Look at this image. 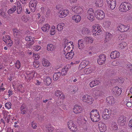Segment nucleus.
<instances>
[{"instance_id": "nucleus-1", "label": "nucleus", "mask_w": 132, "mask_h": 132, "mask_svg": "<svg viewBox=\"0 0 132 132\" xmlns=\"http://www.w3.org/2000/svg\"><path fill=\"white\" fill-rule=\"evenodd\" d=\"M119 11L122 12H126L132 8V5L129 3L123 2L121 3L119 7Z\"/></svg>"}, {"instance_id": "nucleus-2", "label": "nucleus", "mask_w": 132, "mask_h": 132, "mask_svg": "<svg viewBox=\"0 0 132 132\" xmlns=\"http://www.w3.org/2000/svg\"><path fill=\"white\" fill-rule=\"evenodd\" d=\"M93 29L92 31L94 36L102 34L103 31V29L101 25L97 24L93 25Z\"/></svg>"}, {"instance_id": "nucleus-3", "label": "nucleus", "mask_w": 132, "mask_h": 132, "mask_svg": "<svg viewBox=\"0 0 132 132\" xmlns=\"http://www.w3.org/2000/svg\"><path fill=\"white\" fill-rule=\"evenodd\" d=\"M90 117L93 122H96L99 121L100 118L98 111L96 110H92L90 112Z\"/></svg>"}, {"instance_id": "nucleus-4", "label": "nucleus", "mask_w": 132, "mask_h": 132, "mask_svg": "<svg viewBox=\"0 0 132 132\" xmlns=\"http://www.w3.org/2000/svg\"><path fill=\"white\" fill-rule=\"evenodd\" d=\"M72 42H68L65 45V46L64 48L63 53L64 55H65L70 51H72L73 49V46Z\"/></svg>"}, {"instance_id": "nucleus-5", "label": "nucleus", "mask_w": 132, "mask_h": 132, "mask_svg": "<svg viewBox=\"0 0 132 132\" xmlns=\"http://www.w3.org/2000/svg\"><path fill=\"white\" fill-rule=\"evenodd\" d=\"M82 99L83 101L87 104H91L93 103L94 100L92 97L87 94H85L82 97Z\"/></svg>"}, {"instance_id": "nucleus-6", "label": "nucleus", "mask_w": 132, "mask_h": 132, "mask_svg": "<svg viewBox=\"0 0 132 132\" xmlns=\"http://www.w3.org/2000/svg\"><path fill=\"white\" fill-rule=\"evenodd\" d=\"M95 14L94 13V10L92 8H90L88 10L87 14V18L91 21L94 20L95 19Z\"/></svg>"}, {"instance_id": "nucleus-7", "label": "nucleus", "mask_w": 132, "mask_h": 132, "mask_svg": "<svg viewBox=\"0 0 132 132\" xmlns=\"http://www.w3.org/2000/svg\"><path fill=\"white\" fill-rule=\"evenodd\" d=\"M95 15L96 19L99 20H101L105 17L104 12L101 10H97L95 12Z\"/></svg>"}, {"instance_id": "nucleus-8", "label": "nucleus", "mask_w": 132, "mask_h": 132, "mask_svg": "<svg viewBox=\"0 0 132 132\" xmlns=\"http://www.w3.org/2000/svg\"><path fill=\"white\" fill-rule=\"evenodd\" d=\"M118 31L121 32H126L129 30L130 28L128 25H125L123 24H119L117 27Z\"/></svg>"}, {"instance_id": "nucleus-9", "label": "nucleus", "mask_w": 132, "mask_h": 132, "mask_svg": "<svg viewBox=\"0 0 132 132\" xmlns=\"http://www.w3.org/2000/svg\"><path fill=\"white\" fill-rule=\"evenodd\" d=\"M68 128L71 131L75 132L76 131L78 130V128L77 126L75 125L72 121L70 120L68 121Z\"/></svg>"}, {"instance_id": "nucleus-10", "label": "nucleus", "mask_w": 132, "mask_h": 132, "mask_svg": "<svg viewBox=\"0 0 132 132\" xmlns=\"http://www.w3.org/2000/svg\"><path fill=\"white\" fill-rule=\"evenodd\" d=\"M107 3L109 8L113 10L116 7V0H107Z\"/></svg>"}, {"instance_id": "nucleus-11", "label": "nucleus", "mask_w": 132, "mask_h": 132, "mask_svg": "<svg viewBox=\"0 0 132 132\" xmlns=\"http://www.w3.org/2000/svg\"><path fill=\"white\" fill-rule=\"evenodd\" d=\"M83 111V109L81 106L75 105L73 109V111L75 114H77L81 113Z\"/></svg>"}, {"instance_id": "nucleus-12", "label": "nucleus", "mask_w": 132, "mask_h": 132, "mask_svg": "<svg viewBox=\"0 0 132 132\" xmlns=\"http://www.w3.org/2000/svg\"><path fill=\"white\" fill-rule=\"evenodd\" d=\"M118 124L121 126L124 125L126 122V118L125 117L122 115L119 117L118 119Z\"/></svg>"}, {"instance_id": "nucleus-13", "label": "nucleus", "mask_w": 132, "mask_h": 132, "mask_svg": "<svg viewBox=\"0 0 132 132\" xmlns=\"http://www.w3.org/2000/svg\"><path fill=\"white\" fill-rule=\"evenodd\" d=\"M111 114L110 110L107 109H105L103 111L102 117L103 119L107 120L110 119Z\"/></svg>"}, {"instance_id": "nucleus-14", "label": "nucleus", "mask_w": 132, "mask_h": 132, "mask_svg": "<svg viewBox=\"0 0 132 132\" xmlns=\"http://www.w3.org/2000/svg\"><path fill=\"white\" fill-rule=\"evenodd\" d=\"M69 11L68 10H61L59 12V17L64 18L66 17L69 14Z\"/></svg>"}, {"instance_id": "nucleus-15", "label": "nucleus", "mask_w": 132, "mask_h": 132, "mask_svg": "<svg viewBox=\"0 0 132 132\" xmlns=\"http://www.w3.org/2000/svg\"><path fill=\"white\" fill-rule=\"evenodd\" d=\"M106 59V55H101L99 56L97 62L98 64L102 65L104 64L105 62Z\"/></svg>"}, {"instance_id": "nucleus-16", "label": "nucleus", "mask_w": 132, "mask_h": 132, "mask_svg": "<svg viewBox=\"0 0 132 132\" xmlns=\"http://www.w3.org/2000/svg\"><path fill=\"white\" fill-rule=\"evenodd\" d=\"M72 9L74 12L78 14H81L83 13V10L81 7L77 6H73L72 8Z\"/></svg>"}, {"instance_id": "nucleus-17", "label": "nucleus", "mask_w": 132, "mask_h": 132, "mask_svg": "<svg viewBox=\"0 0 132 132\" xmlns=\"http://www.w3.org/2000/svg\"><path fill=\"white\" fill-rule=\"evenodd\" d=\"M112 92L116 95H120L122 92V89L119 87L118 86H115L113 88Z\"/></svg>"}, {"instance_id": "nucleus-18", "label": "nucleus", "mask_w": 132, "mask_h": 132, "mask_svg": "<svg viewBox=\"0 0 132 132\" xmlns=\"http://www.w3.org/2000/svg\"><path fill=\"white\" fill-rule=\"evenodd\" d=\"M55 95L58 97L62 100L65 98L64 94L61 90H57L55 91Z\"/></svg>"}, {"instance_id": "nucleus-19", "label": "nucleus", "mask_w": 132, "mask_h": 132, "mask_svg": "<svg viewBox=\"0 0 132 132\" xmlns=\"http://www.w3.org/2000/svg\"><path fill=\"white\" fill-rule=\"evenodd\" d=\"M89 63V62L88 60H83L80 63L79 67V69L81 70L86 67V66Z\"/></svg>"}, {"instance_id": "nucleus-20", "label": "nucleus", "mask_w": 132, "mask_h": 132, "mask_svg": "<svg viewBox=\"0 0 132 132\" xmlns=\"http://www.w3.org/2000/svg\"><path fill=\"white\" fill-rule=\"evenodd\" d=\"M98 126L99 130L101 132H104L106 130V126L103 123H100Z\"/></svg>"}, {"instance_id": "nucleus-21", "label": "nucleus", "mask_w": 132, "mask_h": 132, "mask_svg": "<svg viewBox=\"0 0 132 132\" xmlns=\"http://www.w3.org/2000/svg\"><path fill=\"white\" fill-rule=\"evenodd\" d=\"M120 56V53L118 51H113L110 54V57L112 59H116Z\"/></svg>"}, {"instance_id": "nucleus-22", "label": "nucleus", "mask_w": 132, "mask_h": 132, "mask_svg": "<svg viewBox=\"0 0 132 132\" xmlns=\"http://www.w3.org/2000/svg\"><path fill=\"white\" fill-rule=\"evenodd\" d=\"M43 82L47 86L50 85L52 82V80L49 77H46L43 78Z\"/></svg>"}, {"instance_id": "nucleus-23", "label": "nucleus", "mask_w": 132, "mask_h": 132, "mask_svg": "<svg viewBox=\"0 0 132 132\" xmlns=\"http://www.w3.org/2000/svg\"><path fill=\"white\" fill-rule=\"evenodd\" d=\"M72 19L74 22H78L80 21L81 19V17L79 14H76L73 15Z\"/></svg>"}, {"instance_id": "nucleus-24", "label": "nucleus", "mask_w": 132, "mask_h": 132, "mask_svg": "<svg viewBox=\"0 0 132 132\" xmlns=\"http://www.w3.org/2000/svg\"><path fill=\"white\" fill-rule=\"evenodd\" d=\"M13 30L14 35L15 37L18 38L21 35V32L16 28H14Z\"/></svg>"}, {"instance_id": "nucleus-25", "label": "nucleus", "mask_w": 132, "mask_h": 132, "mask_svg": "<svg viewBox=\"0 0 132 132\" xmlns=\"http://www.w3.org/2000/svg\"><path fill=\"white\" fill-rule=\"evenodd\" d=\"M84 47L83 40L82 39H80L78 41V48L80 50H82Z\"/></svg>"}, {"instance_id": "nucleus-26", "label": "nucleus", "mask_w": 132, "mask_h": 132, "mask_svg": "<svg viewBox=\"0 0 132 132\" xmlns=\"http://www.w3.org/2000/svg\"><path fill=\"white\" fill-rule=\"evenodd\" d=\"M74 55V52H72V51H70V52H69L66 54L65 55H64L65 57L68 60H70L73 58Z\"/></svg>"}, {"instance_id": "nucleus-27", "label": "nucleus", "mask_w": 132, "mask_h": 132, "mask_svg": "<svg viewBox=\"0 0 132 132\" xmlns=\"http://www.w3.org/2000/svg\"><path fill=\"white\" fill-rule=\"evenodd\" d=\"M85 41L87 44H91L93 43L94 40L93 37H86L85 38Z\"/></svg>"}, {"instance_id": "nucleus-28", "label": "nucleus", "mask_w": 132, "mask_h": 132, "mask_svg": "<svg viewBox=\"0 0 132 132\" xmlns=\"http://www.w3.org/2000/svg\"><path fill=\"white\" fill-rule=\"evenodd\" d=\"M56 46L51 44H49L47 46V50L49 51H54L56 49Z\"/></svg>"}, {"instance_id": "nucleus-29", "label": "nucleus", "mask_w": 132, "mask_h": 132, "mask_svg": "<svg viewBox=\"0 0 132 132\" xmlns=\"http://www.w3.org/2000/svg\"><path fill=\"white\" fill-rule=\"evenodd\" d=\"M107 102L110 104H113L115 103L114 97L113 96H110L107 97L106 98Z\"/></svg>"}, {"instance_id": "nucleus-30", "label": "nucleus", "mask_w": 132, "mask_h": 132, "mask_svg": "<svg viewBox=\"0 0 132 132\" xmlns=\"http://www.w3.org/2000/svg\"><path fill=\"white\" fill-rule=\"evenodd\" d=\"M50 27V26L48 24H45L42 27V30L43 31H44L45 32H47L48 31Z\"/></svg>"}, {"instance_id": "nucleus-31", "label": "nucleus", "mask_w": 132, "mask_h": 132, "mask_svg": "<svg viewBox=\"0 0 132 132\" xmlns=\"http://www.w3.org/2000/svg\"><path fill=\"white\" fill-rule=\"evenodd\" d=\"M50 63L46 59L44 58L42 59V64L44 66L47 67L50 65Z\"/></svg>"}, {"instance_id": "nucleus-32", "label": "nucleus", "mask_w": 132, "mask_h": 132, "mask_svg": "<svg viewBox=\"0 0 132 132\" xmlns=\"http://www.w3.org/2000/svg\"><path fill=\"white\" fill-rule=\"evenodd\" d=\"M100 82L99 81L95 80L92 81L89 83V86L90 87H93L94 86L100 84Z\"/></svg>"}, {"instance_id": "nucleus-33", "label": "nucleus", "mask_w": 132, "mask_h": 132, "mask_svg": "<svg viewBox=\"0 0 132 132\" xmlns=\"http://www.w3.org/2000/svg\"><path fill=\"white\" fill-rule=\"evenodd\" d=\"M95 4L98 7H101L104 4L103 0H95Z\"/></svg>"}, {"instance_id": "nucleus-34", "label": "nucleus", "mask_w": 132, "mask_h": 132, "mask_svg": "<svg viewBox=\"0 0 132 132\" xmlns=\"http://www.w3.org/2000/svg\"><path fill=\"white\" fill-rule=\"evenodd\" d=\"M94 68H87L84 69V72L86 74H88L94 71Z\"/></svg>"}, {"instance_id": "nucleus-35", "label": "nucleus", "mask_w": 132, "mask_h": 132, "mask_svg": "<svg viewBox=\"0 0 132 132\" xmlns=\"http://www.w3.org/2000/svg\"><path fill=\"white\" fill-rule=\"evenodd\" d=\"M61 75V73L60 72L55 73L53 76V80H56L58 79Z\"/></svg>"}, {"instance_id": "nucleus-36", "label": "nucleus", "mask_w": 132, "mask_h": 132, "mask_svg": "<svg viewBox=\"0 0 132 132\" xmlns=\"http://www.w3.org/2000/svg\"><path fill=\"white\" fill-rule=\"evenodd\" d=\"M127 45V43L126 42H124L120 43L118 47L119 49H123L126 47Z\"/></svg>"}, {"instance_id": "nucleus-37", "label": "nucleus", "mask_w": 132, "mask_h": 132, "mask_svg": "<svg viewBox=\"0 0 132 132\" xmlns=\"http://www.w3.org/2000/svg\"><path fill=\"white\" fill-rule=\"evenodd\" d=\"M45 129L48 132H51L54 130V128L51 125H48L45 126Z\"/></svg>"}, {"instance_id": "nucleus-38", "label": "nucleus", "mask_w": 132, "mask_h": 132, "mask_svg": "<svg viewBox=\"0 0 132 132\" xmlns=\"http://www.w3.org/2000/svg\"><path fill=\"white\" fill-rule=\"evenodd\" d=\"M65 26V24L63 23H59L57 25V28L58 31H60L63 30V27Z\"/></svg>"}, {"instance_id": "nucleus-39", "label": "nucleus", "mask_w": 132, "mask_h": 132, "mask_svg": "<svg viewBox=\"0 0 132 132\" xmlns=\"http://www.w3.org/2000/svg\"><path fill=\"white\" fill-rule=\"evenodd\" d=\"M111 129L113 130H115L118 129V126L116 122H112Z\"/></svg>"}, {"instance_id": "nucleus-40", "label": "nucleus", "mask_w": 132, "mask_h": 132, "mask_svg": "<svg viewBox=\"0 0 132 132\" xmlns=\"http://www.w3.org/2000/svg\"><path fill=\"white\" fill-rule=\"evenodd\" d=\"M37 3V1L36 0H31L29 3V7H36Z\"/></svg>"}, {"instance_id": "nucleus-41", "label": "nucleus", "mask_w": 132, "mask_h": 132, "mask_svg": "<svg viewBox=\"0 0 132 132\" xmlns=\"http://www.w3.org/2000/svg\"><path fill=\"white\" fill-rule=\"evenodd\" d=\"M90 32V30L89 29H88V28H82V34H87Z\"/></svg>"}, {"instance_id": "nucleus-42", "label": "nucleus", "mask_w": 132, "mask_h": 132, "mask_svg": "<svg viewBox=\"0 0 132 132\" xmlns=\"http://www.w3.org/2000/svg\"><path fill=\"white\" fill-rule=\"evenodd\" d=\"M78 86H74L72 87L71 88V92L72 93H75L78 91Z\"/></svg>"}, {"instance_id": "nucleus-43", "label": "nucleus", "mask_w": 132, "mask_h": 132, "mask_svg": "<svg viewBox=\"0 0 132 132\" xmlns=\"http://www.w3.org/2000/svg\"><path fill=\"white\" fill-rule=\"evenodd\" d=\"M69 70V68L68 67H65L63 68L61 71L62 75L63 76L66 75Z\"/></svg>"}, {"instance_id": "nucleus-44", "label": "nucleus", "mask_w": 132, "mask_h": 132, "mask_svg": "<svg viewBox=\"0 0 132 132\" xmlns=\"http://www.w3.org/2000/svg\"><path fill=\"white\" fill-rule=\"evenodd\" d=\"M55 28L54 26H52L51 27V30L50 31V34L51 35H54L56 32L55 30Z\"/></svg>"}, {"instance_id": "nucleus-45", "label": "nucleus", "mask_w": 132, "mask_h": 132, "mask_svg": "<svg viewBox=\"0 0 132 132\" xmlns=\"http://www.w3.org/2000/svg\"><path fill=\"white\" fill-rule=\"evenodd\" d=\"M16 10V7L15 6H13L10 9L8 12V14H10L14 12Z\"/></svg>"}, {"instance_id": "nucleus-46", "label": "nucleus", "mask_w": 132, "mask_h": 132, "mask_svg": "<svg viewBox=\"0 0 132 132\" xmlns=\"http://www.w3.org/2000/svg\"><path fill=\"white\" fill-rule=\"evenodd\" d=\"M112 64L113 66H118L119 67H121L120 63L118 61H113L112 62ZM121 67H122V66H121Z\"/></svg>"}, {"instance_id": "nucleus-47", "label": "nucleus", "mask_w": 132, "mask_h": 132, "mask_svg": "<svg viewBox=\"0 0 132 132\" xmlns=\"http://www.w3.org/2000/svg\"><path fill=\"white\" fill-rule=\"evenodd\" d=\"M127 69L128 70L132 72V65L131 63H128L127 65L126 66Z\"/></svg>"}, {"instance_id": "nucleus-48", "label": "nucleus", "mask_w": 132, "mask_h": 132, "mask_svg": "<svg viewBox=\"0 0 132 132\" xmlns=\"http://www.w3.org/2000/svg\"><path fill=\"white\" fill-rule=\"evenodd\" d=\"M15 67L17 68L18 69H19L21 67V63L19 60H17L15 63Z\"/></svg>"}, {"instance_id": "nucleus-49", "label": "nucleus", "mask_w": 132, "mask_h": 132, "mask_svg": "<svg viewBox=\"0 0 132 132\" xmlns=\"http://www.w3.org/2000/svg\"><path fill=\"white\" fill-rule=\"evenodd\" d=\"M22 11V8L21 6H19V5L18 4L17 12L18 14H20L21 12Z\"/></svg>"}, {"instance_id": "nucleus-50", "label": "nucleus", "mask_w": 132, "mask_h": 132, "mask_svg": "<svg viewBox=\"0 0 132 132\" xmlns=\"http://www.w3.org/2000/svg\"><path fill=\"white\" fill-rule=\"evenodd\" d=\"M125 19V20L129 21L132 20V17L131 16L126 15L124 17Z\"/></svg>"}, {"instance_id": "nucleus-51", "label": "nucleus", "mask_w": 132, "mask_h": 132, "mask_svg": "<svg viewBox=\"0 0 132 132\" xmlns=\"http://www.w3.org/2000/svg\"><path fill=\"white\" fill-rule=\"evenodd\" d=\"M31 39L32 40L30 41V42H27V46L28 47H29V46H31L34 43V40L32 38H31Z\"/></svg>"}, {"instance_id": "nucleus-52", "label": "nucleus", "mask_w": 132, "mask_h": 132, "mask_svg": "<svg viewBox=\"0 0 132 132\" xmlns=\"http://www.w3.org/2000/svg\"><path fill=\"white\" fill-rule=\"evenodd\" d=\"M110 23V22L106 21L104 22L103 23L104 26L106 28H108L109 27Z\"/></svg>"}, {"instance_id": "nucleus-53", "label": "nucleus", "mask_w": 132, "mask_h": 132, "mask_svg": "<svg viewBox=\"0 0 132 132\" xmlns=\"http://www.w3.org/2000/svg\"><path fill=\"white\" fill-rule=\"evenodd\" d=\"M35 73L34 72L30 73H27L28 76L29 77V79L32 78L34 77Z\"/></svg>"}, {"instance_id": "nucleus-54", "label": "nucleus", "mask_w": 132, "mask_h": 132, "mask_svg": "<svg viewBox=\"0 0 132 132\" xmlns=\"http://www.w3.org/2000/svg\"><path fill=\"white\" fill-rule=\"evenodd\" d=\"M118 79H113L111 80L110 81L111 83L112 84H115L118 83Z\"/></svg>"}, {"instance_id": "nucleus-55", "label": "nucleus", "mask_w": 132, "mask_h": 132, "mask_svg": "<svg viewBox=\"0 0 132 132\" xmlns=\"http://www.w3.org/2000/svg\"><path fill=\"white\" fill-rule=\"evenodd\" d=\"M11 104L10 102L6 103L5 105V107L9 109L11 108Z\"/></svg>"}, {"instance_id": "nucleus-56", "label": "nucleus", "mask_w": 132, "mask_h": 132, "mask_svg": "<svg viewBox=\"0 0 132 132\" xmlns=\"http://www.w3.org/2000/svg\"><path fill=\"white\" fill-rule=\"evenodd\" d=\"M51 113L55 115H57L58 114L57 110L55 109H54L53 110H52Z\"/></svg>"}, {"instance_id": "nucleus-57", "label": "nucleus", "mask_w": 132, "mask_h": 132, "mask_svg": "<svg viewBox=\"0 0 132 132\" xmlns=\"http://www.w3.org/2000/svg\"><path fill=\"white\" fill-rule=\"evenodd\" d=\"M41 48V47L39 46L36 45L34 47L33 49L35 50V51H38Z\"/></svg>"}, {"instance_id": "nucleus-58", "label": "nucleus", "mask_w": 132, "mask_h": 132, "mask_svg": "<svg viewBox=\"0 0 132 132\" xmlns=\"http://www.w3.org/2000/svg\"><path fill=\"white\" fill-rule=\"evenodd\" d=\"M128 125L131 130H132V119L130 120L128 122Z\"/></svg>"}, {"instance_id": "nucleus-59", "label": "nucleus", "mask_w": 132, "mask_h": 132, "mask_svg": "<svg viewBox=\"0 0 132 132\" xmlns=\"http://www.w3.org/2000/svg\"><path fill=\"white\" fill-rule=\"evenodd\" d=\"M13 44V41L12 40H10V41H8V42L7 44V45L8 47H10L12 46Z\"/></svg>"}, {"instance_id": "nucleus-60", "label": "nucleus", "mask_w": 132, "mask_h": 132, "mask_svg": "<svg viewBox=\"0 0 132 132\" xmlns=\"http://www.w3.org/2000/svg\"><path fill=\"white\" fill-rule=\"evenodd\" d=\"M112 34H110V33L109 32H107L106 33V39L107 38H110L112 36Z\"/></svg>"}, {"instance_id": "nucleus-61", "label": "nucleus", "mask_w": 132, "mask_h": 132, "mask_svg": "<svg viewBox=\"0 0 132 132\" xmlns=\"http://www.w3.org/2000/svg\"><path fill=\"white\" fill-rule=\"evenodd\" d=\"M68 104V103H65V104H63L62 105V107L64 109H65L66 110L68 108V107L66 106L67 105V104Z\"/></svg>"}, {"instance_id": "nucleus-62", "label": "nucleus", "mask_w": 132, "mask_h": 132, "mask_svg": "<svg viewBox=\"0 0 132 132\" xmlns=\"http://www.w3.org/2000/svg\"><path fill=\"white\" fill-rule=\"evenodd\" d=\"M31 37L30 36H26L25 38V40L27 41H30L32 40V39H31Z\"/></svg>"}, {"instance_id": "nucleus-63", "label": "nucleus", "mask_w": 132, "mask_h": 132, "mask_svg": "<svg viewBox=\"0 0 132 132\" xmlns=\"http://www.w3.org/2000/svg\"><path fill=\"white\" fill-rule=\"evenodd\" d=\"M31 125L32 127L34 129H35L37 127V126L34 121L32 122Z\"/></svg>"}, {"instance_id": "nucleus-64", "label": "nucleus", "mask_w": 132, "mask_h": 132, "mask_svg": "<svg viewBox=\"0 0 132 132\" xmlns=\"http://www.w3.org/2000/svg\"><path fill=\"white\" fill-rule=\"evenodd\" d=\"M33 56L35 57L36 60H37L39 59L40 56L37 54H33Z\"/></svg>"}]
</instances>
